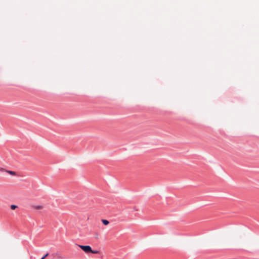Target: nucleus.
<instances>
[{"label": "nucleus", "mask_w": 259, "mask_h": 259, "mask_svg": "<svg viewBox=\"0 0 259 259\" xmlns=\"http://www.w3.org/2000/svg\"><path fill=\"white\" fill-rule=\"evenodd\" d=\"M42 206L41 205L36 206L35 207V208L36 209H41L42 208Z\"/></svg>", "instance_id": "39448f33"}, {"label": "nucleus", "mask_w": 259, "mask_h": 259, "mask_svg": "<svg viewBox=\"0 0 259 259\" xmlns=\"http://www.w3.org/2000/svg\"><path fill=\"white\" fill-rule=\"evenodd\" d=\"M48 255H49V254L47 253L45 254V255L43 257H44V258H45Z\"/></svg>", "instance_id": "0eeeda50"}, {"label": "nucleus", "mask_w": 259, "mask_h": 259, "mask_svg": "<svg viewBox=\"0 0 259 259\" xmlns=\"http://www.w3.org/2000/svg\"><path fill=\"white\" fill-rule=\"evenodd\" d=\"M18 206L17 205H11V208L12 209H15L16 208H17Z\"/></svg>", "instance_id": "20e7f679"}, {"label": "nucleus", "mask_w": 259, "mask_h": 259, "mask_svg": "<svg viewBox=\"0 0 259 259\" xmlns=\"http://www.w3.org/2000/svg\"><path fill=\"white\" fill-rule=\"evenodd\" d=\"M8 172L13 176H15L16 175V172L13 171H8Z\"/></svg>", "instance_id": "7ed1b4c3"}, {"label": "nucleus", "mask_w": 259, "mask_h": 259, "mask_svg": "<svg viewBox=\"0 0 259 259\" xmlns=\"http://www.w3.org/2000/svg\"><path fill=\"white\" fill-rule=\"evenodd\" d=\"M102 222L103 223V224L105 225H107L109 223V222L106 220H102Z\"/></svg>", "instance_id": "f03ea898"}, {"label": "nucleus", "mask_w": 259, "mask_h": 259, "mask_svg": "<svg viewBox=\"0 0 259 259\" xmlns=\"http://www.w3.org/2000/svg\"><path fill=\"white\" fill-rule=\"evenodd\" d=\"M41 259H45L44 257L41 258Z\"/></svg>", "instance_id": "6e6552de"}, {"label": "nucleus", "mask_w": 259, "mask_h": 259, "mask_svg": "<svg viewBox=\"0 0 259 259\" xmlns=\"http://www.w3.org/2000/svg\"><path fill=\"white\" fill-rule=\"evenodd\" d=\"M78 246L85 253H89L92 251V248L90 246L79 245Z\"/></svg>", "instance_id": "f257e3e1"}, {"label": "nucleus", "mask_w": 259, "mask_h": 259, "mask_svg": "<svg viewBox=\"0 0 259 259\" xmlns=\"http://www.w3.org/2000/svg\"><path fill=\"white\" fill-rule=\"evenodd\" d=\"M91 252L94 253V254H97V253H99V251L98 250H92V251H91Z\"/></svg>", "instance_id": "423d86ee"}]
</instances>
